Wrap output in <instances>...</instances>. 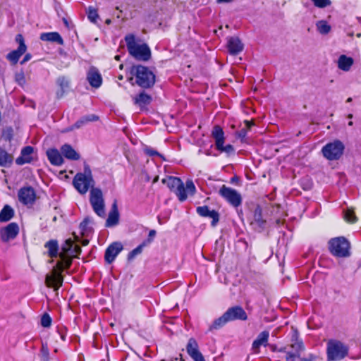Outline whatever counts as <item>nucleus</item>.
Wrapping results in <instances>:
<instances>
[{
  "instance_id": "obj_1",
  "label": "nucleus",
  "mask_w": 361,
  "mask_h": 361,
  "mask_svg": "<svg viewBox=\"0 0 361 361\" xmlns=\"http://www.w3.org/2000/svg\"><path fill=\"white\" fill-rule=\"evenodd\" d=\"M247 314L244 309L239 305L229 307L220 317L215 319L209 326V330L213 331L223 327L226 323L235 320L245 321Z\"/></svg>"
},
{
  "instance_id": "obj_2",
  "label": "nucleus",
  "mask_w": 361,
  "mask_h": 361,
  "mask_svg": "<svg viewBox=\"0 0 361 361\" xmlns=\"http://www.w3.org/2000/svg\"><path fill=\"white\" fill-rule=\"evenodd\" d=\"M125 41L129 54L135 59L144 61L149 59L151 51L146 44H137L135 42V36L132 34L126 35Z\"/></svg>"
},
{
  "instance_id": "obj_3",
  "label": "nucleus",
  "mask_w": 361,
  "mask_h": 361,
  "mask_svg": "<svg viewBox=\"0 0 361 361\" xmlns=\"http://www.w3.org/2000/svg\"><path fill=\"white\" fill-rule=\"evenodd\" d=\"M73 184L75 188L80 193L85 194L89 188H94V180L93 179L92 171L88 165L84 167V173H78L73 180Z\"/></svg>"
},
{
  "instance_id": "obj_4",
  "label": "nucleus",
  "mask_w": 361,
  "mask_h": 361,
  "mask_svg": "<svg viewBox=\"0 0 361 361\" xmlns=\"http://www.w3.org/2000/svg\"><path fill=\"white\" fill-rule=\"evenodd\" d=\"M327 360L338 361L348 354V347L338 340H329L326 348Z\"/></svg>"
},
{
  "instance_id": "obj_5",
  "label": "nucleus",
  "mask_w": 361,
  "mask_h": 361,
  "mask_svg": "<svg viewBox=\"0 0 361 361\" xmlns=\"http://www.w3.org/2000/svg\"><path fill=\"white\" fill-rule=\"evenodd\" d=\"M291 344L290 348H288L286 354V361H295L299 359L300 361H313L315 357L312 355H310L307 357H301V352L304 350L305 347L301 340H298L297 336H293L291 339Z\"/></svg>"
},
{
  "instance_id": "obj_6",
  "label": "nucleus",
  "mask_w": 361,
  "mask_h": 361,
  "mask_svg": "<svg viewBox=\"0 0 361 361\" xmlns=\"http://www.w3.org/2000/svg\"><path fill=\"white\" fill-rule=\"evenodd\" d=\"M330 252L337 257H347L350 255V243L344 237H336L329 241Z\"/></svg>"
},
{
  "instance_id": "obj_7",
  "label": "nucleus",
  "mask_w": 361,
  "mask_h": 361,
  "mask_svg": "<svg viewBox=\"0 0 361 361\" xmlns=\"http://www.w3.org/2000/svg\"><path fill=\"white\" fill-rule=\"evenodd\" d=\"M136 83L142 88H149L155 83V75L148 68L143 66L135 67Z\"/></svg>"
},
{
  "instance_id": "obj_8",
  "label": "nucleus",
  "mask_w": 361,
  "mask_h": 361,
  "mask_svg": "<svg viewBox=\"0 0 361 361\" xmlns=\"http://www.w3.org/2000/svg\"><path fill=\"white\" fill-rule=\"evenodd\" d=\"M344 145L340 140L327 143L322 149L323 156L328 160H338L343 154Z\"/></svg>"
},
{
  "instance_id": "obj_9",
  "label": "nucleus",
  "mask_w": 361,
  "mask_h": 361,
  "mask_svg": "<svg viewBox=\"0 0 361 361\" xmlns=\"http://www.w3.org/2000/svg\"><path fill=\"white\" fill-rule=\"evenodd\" d=\"M90 202L94 212L100 217L105 216V205L102 192L99 188H92L90 190Z\"/></svg>"
},
{
  "instance_id": "obj_10",
  "label": "nucleus",
  "mask_w": 361,
  "mask_h": 361,
  "mask_svg": "<svg viewBox=\"0 0 361 361\" xmlns=\"http://www.w3.org/2000/svg\"><path fill=\"white\" fill-rule=\"evenodd\" d=\"M219 194L235 208L238 207L242 204V196L235 189L223 185L219 189Z\"/></svg>"
},
{
  "instance_id": "obj_11",
  "label": "nucleus",
  "mask_w": 361,
  "mask_h": 361,
  "mask_svg": "<svg viewBox=\"0 0 361 361\" xmlns=\"http://www.w3.org/2000/svg\"><path fill=\"white\" fill-rule=\"evenodd\" d=\"M196 192V188L191 180H188L184 185L183 181L178 187L174 190L178 199L180 202H184L188 198V194L193 195Z\"/></svg>"
},
{
  "instance_id": "obj_12",
  "label": "nucleus",
  "mask_w": 361,
  "mask_h": 361,
  "mask_svg": "<svg viewBox=\"0 0 361 361\" xmlns=\"http://www.w3.org/2000/svg\"><path fill=\"white\" fill-rule=\"evenodd\" d=\"M18 200L24 205H32L36 200V192L31 186L21 188L18 192Z\"/></svg>"
},
{
  "instance_id": "obj_13",
  "label": "nucleus",
  "mask_w": 361,
  "mask_h": 361,
  "mask_svg": "<svg viewBox=\"0 0 361 361\" xmlns=\"http://www.w3.org/2000/svg\"><path fill=\"white\" fill-rule=\"evenodd\" d=\"M18 233V225L16 223L12 222L0 229V238L2 242L7 243L16 238Z\"/></svg>"
},
{
  "instance_id": "obj_14",
  "label": "nucleus",
  "mask_w": 361,
  "mask_h": 361,
  "mask_svg": "<svg viewBox=\"0 0 361 361\" xmlns=\"http://www.w3.org/2000/svg\"><path fill=\"white\" fill-rule=\"evenodd\" d=\"M123 245L120 242H114L106 248L104 254V259L108 264L112 263L117 255L122 251Z\"/></svg>"
},
{
  "instance_id": "obj_15",
  "label": "nucleus",
  "mask_w": 361,
  "mask_h": 361,
  "mask_svg": "<svg viewBox=\"0 0 361 361\" xmlns=\"http://www.w3.org/2000/svg\"><path fill=\"white\" fill-rule=\"evenodd\" d=\"M186 350L188 355L194 361H205L204 356L199 350V346L196 340L190 338L186 345Z\"/></svg>"
},
{
  "instance_id": "obj_16",
  "label": "nucleus",
  "mask_w": 361,
  "mask_h": 361,
  "mask_svg": "<svg viewBox=\"0 0 361 361\" xmlns=\"http://www.w3.org/2000/svg\"><path fill=\"white\" fill-rule=\"evenodd\" d=\"M63 276L61 271L54 269L52 275H47L45 282L49 287H53L54 290H57L63 284Z\"/></svg>"
},
{
  "instance_id": "obj_17",
  "label": "nucleus",
  "mask_w": 361,
  "mask_h": 361,
  "mask_svg": "<svg viewBox=\"0 0 361 361\" xmlns=\"http://www.w3.org/2000/svg\"><path fill=\"white\" fill-rule=\"evenodd\" d=\"M250 224L253 228L258 231L262 232L266 226V221L262 218V210L259 206H257L253 212V220Z\"/></svg>"
},
{
  "instance_id": "obj_18",
  "label": "nucleus",
  "mask_w": 361,
  "mask_h": 361,
  "mask_svg": "<svg viewBox=\"0 0 361 361\" xmlns=\"http://www.w3.org/2000/svg\"><path fill=\"white\" fill-rule=\"evenodd\" d=\"M87 80L90 85L94 88H99L102 84V77L99 70L92 66L87 73Z\"/></svg>"
},
{
  "instance_id": "obj_19",
  "label": "nucleus",
  "mask_w": 361,
  "mask_h": 361,
  "mask_svg": "<svg viewBox=\"0 0 361 361\" xmlns=\"http://www.w3.org/2000/svg\"><path fill=\"white\" fill-rule=\"evenodd\" d=\"M197 213L202 217H209L212 219V226H215L219 221V214L215 210H210L207 206L197 207Z\"/></svg>"
},
{
  "instance_id": "obj_20",
  "label": "nucleus",
  "mask_w": 361,
  "mask_h": 361,
  "mask_svg": "<svg viewBox=\"0 0 361 361\" xmlns=\"http://www.w3.org/2000/svg\"><path fill=\"white\" fill-rule=\"evenodd\" d=\"M34 148L32 146H26L21 149L20 155L16 159L18 165L22 166L25 164L31 163L33 160L32 154Z\"/></svg>"
},
{
  "instance_id": "obj_21",
  "label": "nucleus",
  "mask_w": 361,
  "mask_h": 361,
  "mask_svg": "<svg viewBox=\"0 0 361 361\" xmlns=\"http://www.w3.org/2000/svg\"><path fill=\"white\" fill-rule=\"evenodd\" d=\"M269 337V332L268 331H263L259 334L257 338L252 344V350L255 353H259V348L261 346L266 347L268 345Z\"/></svg>"
},
{
  "instance_id": "obj_22",
  "label": "nucleus",
  "mask_w": 361,
  "mask_h": 361,
  "mask_svg": "<svg viewBox=\"0 0 361 361\" xmlns=\"http://www.w3.org/2000/svg\"><path fill=\"white\" fill-rule=\"evenodd\" d=\"M244 45L238 37H232L228 39L227 48L231 55H237L243 49Z\"/></svg>"
},
{
  "instance_id": "obj_23",
  "label": "nucleus",
  "mask_w": 361,
  "mask_h": 361,
  "mask_svg": "<svg viewBox=\"0 0 361 361\" xmlns=\"http://www.w3.org/2000/svg\"><path fill=\"white\" fill-rule=\"evenodd\" d=\"M119 222V212L118 210L116 200L114 202L111 206V211L109 213L107 219L106 221V227H113L116 226Z\"/></svg>"
},
{
  "instance_id": "obj_24",
  "label": "nucleus",
  "mask_w": 361,
  "mask_h": 361,
  "mask_svg": "<svg viewBox=\"0 0 361 361\" xmlns=\"http://www.w3.org/2000/svg\"><path fill=\"white\" fill-rule=\"evenodd\" d=\"M212 137L215 141L216 148H219L221 144H224L225 136L224 132L221 126L216 125L213 127L212 130Z\"/></svg>"
},
{
  "instance_id": "obj_25",
  "label": "nucleus",
  "mask_w": 361,
  "mask_h": 361,
  "mask_svg": "<svg viewBox=\"0 0 361 361\" xmlns=\"http://www.w3.org/2000/svg\"><path fill=\"white\" fill-rule=\"evenodd\" d=\"M47 156L52 165L61 166L63 163V159L59 151L55 148L47 151Z\"/></svg>"
},
{
  "instance_id": "obj_26",
  "label": "nucleus",
  "mask_w": 361,
  "mask_h": 361,
  "mask_svg": "<svg viewBox=\"0 0 361 361\" xmlns=\"http://www.w3.org/2000/svg\"><path fill=\"white\" fill-rule=\"evenodd\" d=\"M40 39L42 41L56 42L60 45L63 44V39L56 32H43L40 35Z\"/></svg>"
},
{
  "instance_id": "obj_27",
  "label": "nucleus",
  "mask_w": 361,
  "mask_h": 361,
  "mask_svg": "<svg viewBox=\"0 0 361 361\" xmlns=\"http://www.w3.org/2000/svg\"><path fill=\"white\" fill-rule=\"evenodd\" d=\"M61 152L68 159L78 160L80 159V154L70 145H63L61 147Z\"/></svg>"
},
{
  "instance_id": "obj_28",
  "label": "nucleus",
  "mask_w": 361,
  "mask_h": 361,
  "mask_svg": "<svg viewBox=\"0 0 361 361\" xmlns=\"http://www.w3.org/2000/svg\"><path fill=\"white\" fill-rule=\"evenodd\" d=\"M353 59L351 57L341 55L338 60V67L344 71H348L353 64Z\"/></svg>"
},
{
  "instance_id": "obj_29",
  "label": "nucleus",
  "mask_w": 361,
  "mask_h": 361,
  "mask_svg": "<svg viewBox=\"0 0 361 361\" xmlns=\"http://www.w3.org/2000/svg\"><path fill=\"white\" fill-rule=\"evenodd\" d=\"M26 50L18 48L16 50L10 51L6 56V59L12 64L16 65L18 62L20 58L25 54Z\"/></svg>"
},
{
  "instance_id": "obj_30",
  "label": "nucleus",
  "mask_w": 361,
  "mask_h": 361,
  "mask_svg": "<svg viewBox=\"0 0 361 361\" xmlns=\"http://www.w3.org/2000/svg\"><path fill=\"white\" fill-rule=\"evenodd\" d=\"M13 161L12 154L0 147V166L7 167L11 165Z\"/></svg>"
},
{
  "instance_id": "obj_31",
  "label": "nucleus",
  "mask_w": 361,
  "mask_h": 361,
  "mask_svg": "<svg viewBox=\"0 0 361 361\" xmlns=\"http://www.w3.org/2000/svg\"><path fill=\"white\" fill-rule=\"evenodd\" d=\"M44 247L48 249V255L51 258L56 257L59 252V245L56 240H50L47 241Z\"/></svg>"
},
{
  "instance_id": "obj_32",
  "label": "nucleus",
  "mask_w": 361,
  "mask_h": 361,
  "mask_svg": "<svg viewBox=\"0 0 361 361\" xmlns=\"http://www.w3.org/2000/svg\"><path fill=\"white\" fill-rule=\"evenodd\" d=\"M99 120V116L95 114H89L85 115L81 117L78 121H77L74 124L75 128H80L84 125L87 124L89 122H94Z\"/></svg>"
},
{
  "instance_id": "obj_33",
  "label": "nucleus",
  "mask_w": 361,
  "mask_h": 361,
  "mask_svg": "<svg viewBox=\"0 0 361 361\" xmlns=\"http://www.w3.org/2000/svg\"><path fill=\"white\" fill-rule=\"evenodd\" d=\"M14 215V211L9 205H5L0 212V222H6L11 220Z\"/></svg>"
},
{
  "instance_id": "obj_34",
  "label": "nucleus",
  "mask_w": 361,
  "mask_h": 361,
  "mask_svg": "<svg viewBox=\"0 0 361 361\" xmlns=\"http://www.w3.org/2000/svg\"><path fill=\"white\" fill-rule=\"evenodd\" d=\"M181 179L178 177L174 176H169L166 178H164L162 180V183L166 184L167 187L171 190L173 191L178 187L179 184L181 183Z\"/></svg>"
},
{
  "instance_id": "obj_35",
  "label": "nucleus",
  "mask_w": 361,
  "mask_h": 361,
  "mask_svg": "<svg viewBox=\"0 0 361 361\" xmlns=\"http://www.w3.org/2000/svg\"><path fill=\"white\" fill-rule=\"evenodd\" d=\"M56 83L61 88V90L56 92L57 97L60 98L69 87V80L66 77L62 76L57 79Z\"/></svg>"
},
{
  "instance_id": "obj_36",
  "label": "nucleus",
  "mask_w": 361,
  "mask_h": 361,
  "mask_svg": "<svg viewBox=\"0 0 361 361\" xmlns=\"http://www.w3.org/2000/svg\"><path fill=\"white\" fill-rule=\"evenodd\" d=\"M134 99L135 103L142 107L149 104L152 101V97L143 92L136 96Z\"/></svg>"
},
{
  "instance_id": "obj_37",
  "label": "nucleus",
  "mask_w": 361,
  "mask_h": 361,
  "mask_svg": "<svg viewBox=\"0 0 361 361\" xmlns=\"http://www.w3.org/2000/svg\"><path fill=\"white\" fill-rule=\"evenodd\" d=\"M59 256L63 260L57 262L55 269L62 272L65 269H68L70 267L71 260L66 258L64 254H60Z\"/></svg>"
},
{
  "instance_id": "obj_38",
  "label": "nucleus",
  "mask_w": 361,
  "mask_h": 361,
  "mask_svg": "<svg viewBox=\"0 0 361 361\" xmlns=\"http://www.w3.org/2000/svg\"><path fill=\"white\" fill-rule=\"evenodd\" d=\"M317 29L322 35H326L331 30V26L326 20H319L316 23Z\"/></svg>"
},
{
  "instance_id": "obj_39",
  "label": "nucleus",
  "mask_w": 361,
  "mask_h": 361,
  "mask_svg": "<svg viewBox=\"0 0 361 361\" xmlns=\"http://www.w3.org/2000/svg\"><path fill=\"white\" fill-rule=\"evenodd\" d=\"M87 14L88 19L92 23H96L97 20L99 18V15L97 13V9H95L92 6L88 7Z\"/></svg>"
},
{
  "instance_id": "obj_40",
  "label": "nucleus",
  "mask_w": 361,
  "mask_h": 361,
  "mask_svg": "<svg viewBox=\"0 0 361 361\" xmlns=\"http://www.w3.org/2000/svg\"><path fill=\"white\" fill-rule=\"evenodd\" d=\"M344 219L346 221L350 223H355L357 220L354 212L350 209L344 211Z\"/></svg>"
},
{
  "instance_id": "obj_41",
  "label": "nucleus",
  "mask_w": 361,
  "mask_h": 361,
  "mask_svg": "<svg viewBox=\"0 0 361 361\" xmlns=\"http://www.w3.org/2000/svg\"><path fill=\"white\" fill-rule=\"evenodd\" d=\"M15 80L21 87H23L25 85L26 80L23 71L15 74Z\"/></svg>"
},
{
  "instance_id": "obj_42",
  "label": "nucleus",
  "mask_w": 361,
  "mask_h": 361,
  "mask_svg": "<svg viewBox=\"0 0 361 361\" xmlns=\"http://www.w3.org/2000/svg\"><path fill=\"white\" fill-rule=\"evenodd\" d=\"M218 151L221 152H225L227 154H234L235 152V149L234 147H233V145L228 144V145H226V146L224 145V144H221V147L219 148H216Z\"/></svg>"
},
{
  "instance_id": "obj_43",
  "label": "nucleus",
  "mask_w": 361,
  "mask_h": 361,
  "mask_svg": "<svg viewBox=\"0 0 361 361\" xmlns=\"http://www.w3.org/2000/svg\"><path fill=\"white\" fill-rule=\"evenodd\" d=\"M51 317L47 313L44 314L41 318V325L43 327L47 328V327H49L51 326Z\"/></svg>"
},
{
  "instance_id": "obj_44",
  "label": "nucleus",
  "mask_w": 361,
  "mask_h": 361,
  "mask_svg": "<svg viewBox=\"0 0 361 361\" xmlns=\"http://www.w3.org/2000/svg\"><path fill=\"white\" fill-rule=\"evenodd\" d=\"M314 5L318 8H325L331 5L330 0H311Z\"/></svg>"
},
{
  "instance_id": "obj_45",
  "label": "nucleus",
  "mask_w": 361,
  "mask_h": 361,
  "mask_svg": "<svg viewBox=\"0 0 361 361\" xmlns=\"http://www.w3.org/2000/svg\"><path fill=\"white\" fill-rule=\"evenodd\" d=\"M15 39H16V42L18 44V48L27 51V46L25 44L24 37L21 34H18L16 36Z\"/></svg>"
},
{
  "instance_id": "obj_46",
  "label": "nucleus",
  "mask_w": 361,
  "mask_h": 361,
  "mask_svg": "<svg viewBox=\"0 0 361 361\" xmlns=\"http://www.w3.org/2000/svg\"><path fill=\"white\" fill-rule=\"evenodd\" d=\"M143 248V245H138L136 248L133 249L131 252H129L128 258V259H131L134 258L137 255L142 252Z\"/></svg>"
},
{
  "instance_id": "obj_47",
  "label": "nucleus",
  "mask_w": 361,
  "mask_h": 361,
  "mask_svg": "<svg viewBox=\"0 0 361 361\" xmlns=\"http://www.w3.org/2000/svg\"><path fill=\"white\" fill-rule=\"evenodd\" d=\"M90 223V220L89 218H85L80 224V228L82 233H85L87 231V226Z\"/></svg>"
},
{
  "instance_id": "obj_48",
  "label": "nucleus",
  "mask_w": 361,
  "mask_h": 361,
  "mask_svg": "<svg viewBox=\"0 0 361 361\" xmlns=\"http://www.w3.org/2000/svg\"><path fill=\"white\" fill-rule=\"evenodd\" d=\"M73 246V241L71 239H68L66 240L65 244L62 247V250L64 252H68L71 249Z\"/></svg>"
},
{
  "instance_id": "obj_49",
  "label": "nucleus",
  "mask_w": 361,
  "mask_h": 361,
  "mask_svg": "<svg viewBox=\"0 0 361 361\" xmlns=\"http://www.w3.org/2000/svg\"><path fill=\"white\" fill-rule=\"evenodd\" d=\"M146 153L149 156H151V157L158 156V157H162V156L157 151H156L152 148L146 149Z\"/></svg>"
},
{
  "instance_id": "obj_50",
  "label": "nucleus",
  "mask_w": 361,
  "mask_h": 361,
  "mask_svg": "<svg viewBox=\"0 0 361 361\" xmlns=\"http://www.w3.org/2000/svg\"><path fill=\"white\" fill-rule=\"evenodd\" d=\"M31 59H32L31 54H30V53L25 54V55L24 56L23 60L20 61V64H22V65L25 64V63L29 61Z\"/></svg>"
},
{
  "instance_id": "obj_51",
  "label": "nucleus",
  "mask_w": 361,
  "mask_h": 361,
  "mask_svg": "<svg viewBox=\"0 0 361 361\" xmlns=\"http://www.w3.org/2000/svg\"><path fill=\"white\" fill-rule=\"evenodd\" d=\"M247 135V130L243 128L240 131L238 132V137L241 138L242 140L244 139Z\"/></svg>"
},
{
  "instance_id": "obj_52",
  "label": "nucleus",
  "mask_w": 361,
  "mask_h": 361,
  "mask_svg": "<svg viewBox=\"0 0 361 361\" xmlns=\"http://www.w3.org/2000/svg\"><path fill=\"white\" fill-rule=\"evenodd\" d=\"M155 235H156V231L155 230L149 231V235H148L149 241H151L154 238Z\"/></svg>"
},
{
  "instance_id": "obj_53",
  "label": "nucleus",
  "mask_w": 361,
  "mask_h": 361,
  "mask_svg": "<svg viewBox=\"0 0 361 361\" xmlns=\"http://www.w3.org/2000/svg\"><path fill=\"white\" fill-rule=\"evenodd\" d=\"M288 348H290V345L279 348L278 349V352L284 353L285 354H286Z\"/></svg>"
},
{
  "instance_id": "obj_54",
  "label": "nucleus",
  "mask_w": 361,
  "mask_h": 361,
  "mask_svg": "<svg viewBox=\"0 0 361 361\" xmlns=\"http://www.w3.org/2000/svg\"><path fill=\"white\" fill-rule=\"evenodd\" d=\"M245 123L246 127L249 129L254 125L253 122H250L248 121H245Z\"/></svg>"
},
{
  "instance_id": "obj_55",
  "label": "nucleus",
  "mask_w": 361,
  "mask_h": 361,
  "mask_svg": "<svg viewBox=\"0 0 361 361\" xmlns=\"http://www.w3.org/2000/svg\"><path fill=\"white\" fill-rule=\"evenodd\" d=\"M218 3H230L233 0H216Z\"/></svg>"
},
{
  "instance_id": "obj_56",
  "label": "nucleus",
  "mask_w": 361,
  "mask_h": 361,
  "mask_svg": "<svg viewBox=\"0 0 361 361\" xmlns=\"http://www.w3.org/2000/svg\"><path fill=\"white\" fill-rule=\"evenodd\" d=\"M279 348H278V347H277L276 345H271V350H272V351H274V352H278V349H279Z\"/></svg>"
},
{
  "instance_id": "obj_57",
  "label": "nucleus",
  "mask_w": 361,
  "mask_h": 361,
  "mask_svg": "<svg viewBox=\"0 0 361 361\" xmlns=\"http://www.w3.org/2000/svg\"><path fill=\"white\" fill-rule=\"evenodd\" d=\"M60 337L63 340V341H65L66 340V334H63V333H60Z\"/></svg>"
},
{
  "instance_id": "obj_58",
  "label": "nucleus",
  "mask_w": 361,
  "mask_h": 361,
  "mask_svg": "<svg viewBox=\"0 0 361 361\" xmlns=\"http://www.w3.org/2000/svg\"><path fill=\"white\" fill-rule=\"evenodd\" d=\"M106 24H110V23H111V20H110V19H107V20H106Z\"/></svg>"
},
{
  "instance_id": "obj_59",
  "label": "nucleus",
  "mask_w": 361,
  "mask_h": 361,
  "mask_svg": "<svg viewBox=\"0 0 361 361\" xmlns=\"http://www.w3.org/2000/svg\"><path fill=\"white\" fill-rule=\"evenodd\" d=\"M352 101V98L351 97H349L347 99V102H350Z\"/></svg>"
},
{
  "instance_id": "obj_60",
  "label": "nucleus",
  "mask_w": 361,
  "mask_h": 361,
  "mask_svg": "<svg viewBox=\"0 0 361 361\" xmlns=\"http://www.w3.org/2000/svg\"><path fill=\"white\" fill-rule=\"evenodd\" d=\"M348 118L351 119L353 118V114H348Z\"/></svg>"
},
{
  "instance_id": "obj_61",
  "label": "nucleus",
  "mask_w": 361,
  "mask_h": 361,
  "mask_svg": "<svg viewBox=\"0 0 361 361\" xmlns=\"http://www.w3.org/2000/svg\"><path fill=\"white\" fill-rule=\"evenodd\" d=\"M353 125V121H349L348 122V126H352Z\"/></svg>"
},
{
  "instance_id": "obj_62",
  "label": "nucleus",
  "mask_w": 361,
  "mask_h": 361,
  "mask_svg": "<svg viewBox=\"0 0 361 361\" xmlns=\"http://www.w3.org/2000/svg\"><path fill=\"white\" fill-rule=\"evenodd\" d=\"M161 361H165V360H161Z\"/></svg>"
}]
</instances>
